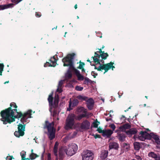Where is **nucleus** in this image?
<instances>
[{
	"mask_svg": "<svg viewBox=\"0 0 160 160\" xmlns=\"http://www.w3.org/2000/svg\"><path fill=\"white\" fill-rule=\"evenodd\" d=\"M20 155L22 159V160H23L26 157V152L25 151H22L21 152Z\"/></svg>",
	"mask_w": 160,
	"mask_h": 160,
	"instance_id": "nucleus-38",
	"label": "nucleus"
},
{
	"mask_svg": "<svg viewBox=\"0 0 160 160\" xmlns=\"http://www.w3.org/2000/svg\"><path fill=\"white\" fill-rule=\"evenodd\" d=\"M63 62L64 66L69 67V69L65 74V78L66 79H69L72 77V73L70 70H73L74 71L75 69L73 66V62L72 61H64Z\"/></svg>",
	"mask_w": 160,
	"mask_h": 160,
	"instance_id": "nucleus-5",
	"label": "nucleus"
},
{
	"mask_svg": "<svg viewBox=\"0 0 160 160\" xmlns=\"http://www.w3.org/2000/svg\"><path fill=\"white\" fill-rule=\"evenodd\" d=\"M78 133L77 131H75L73 132L72 133H70L67 136L68 139H71L74 138L77 135Z\"/></svg>",
	"mask_w": 160,
	"mask_h": 160,
	"instance_id": "nucleus-32",
	"label": "nucleus"
},
{
	"mask_svg": "<svg viewBox=\"0 0 160 160\" xmlns=\"http://www.w3.org/2000/svg\"><path fill=\"white\" fill-rule=\"evenodd\" d=\"M108 151L106 150H103L102 151L100 156V158L103 159H104L108 156Z\"/></svg>",
	"mask_w": 160,
	"mask_h": 160,
	"instance_id": "nucleus-27",
	"label": "nucleus"
},
{
	"mask_svg": "<svg viewBox=\"0 0 160 160\" xmlns=\"http://www.w3.org/2000/svg\"><path fill=\"white\" fill-rule=\"evenodd\" d=\"M59 145V143L58 142H56L55 144L54 147L53 152L54 155L57 157L58 152V146Z\"/></svg>",
	"mask_w": 160,
	"mask_h": 160,
	"instance_id": "nucleus-25",
	"label": "nucleus"
},
{
	"mask_svg": "<svg viewBox=\"0 0 160 160\" xmlns=\"http://www.w3.org/2000/svg\"><path fill=\"white\" fill-rule=\"evenodd\" d=\"M138 138L141 141H144L146 139H150V136L146 132H141L138 136Z\"/></svg>",
	"mask_w": 160,
	"mask_h": 160,
	"instance_id": "nucleus-12",
	"label": "nucleus"
},
{
	"mask_svg": "<svg viewBox=\"0 0 160 160\" xmlns=\"http://www.w3.org/2000/svg\"><path fill=\"white\" fill-rule=\"evenodd\" d=\"M84 108L83 107H81L79 108H78L77 110V112H81L82 111H83L84 110Z\"/></svg>",
	"mask_w": 160,
	"mask_h": 160,
	"instance_id": "nucleus-47",
	"label": "nucleus"
},
{
	"mask_svg": "<svg viewBox=\"0 0 160 160\" xmlns=\"http://www.w3.org/2000/svg\"><path fill=\"white\" fill-rule=\"evenodd\" d=\"M137 132V129L132 128L126 131V134L129 136L131 137L132 135L136 134Z\"/></svg>",
	"mask_w": 160,
	"mask_h": 160,
	"instance_id": "nucleus-19",
	"label": "nucleus"
},
{
	"mask_svg": "<svg viewBox=\"0 0 160 160\" xmlns=\"http://www.w3.org/2000/svg\"><path fill=\"white\" fill-rule=\"evenodd\" d=\"M97 131H98L99 133H102V135L103 133L104 130H102L100 128H98L97 129Z\"/></svg>",
	"mask_w": 160,
	"mask_h": 160,
	"instance_id": "nucleus-46",
	"label": "nucleus"
},
{
	"mask_svg": "<svg viewBox=\"0 0 160 160\" xmlns=\"http://www.w3.org/2000/svg\"><path fill=\"white\" fill-rule=\"evenodd\" d=\"M123 118V120L124 121L126 119V118L124 116H122V118H121V119H122Z\"/></svg>",
	"mask_w": 160,
	"mask_h": 160,
	"instance_id": "nucleus-57",
	"label": "nucleus"
},
{
	"mask_svg": "<svg viewBox=\"0 0 160 160\" xmlns=\"http://www.w3.org/2000/svg\"><path fill=\"white\" fill-rule=\"evenodd\" d=\"M77 98L81 100L86 101L87 100V98L85 96H83L81 95H79L77 97Z\"/></svg>",
	"mask_w": 160,
	"mask_h": 160,
	"instance_id": "nucleus-35",
	"label": "nucleus"
},
{
	"mask_svg": "<svg viewBox=\"0 0 160 160\" xmlns=\"http://www.w3.org/2000/svg\"><path fill=\"white\" fill-rule=\"evenodd\" d=\"M106 120L107 121H109L111 120V118H106Z\"/></svg>",
	"mask_w": 160,
	"mask_h": 160,
	"instance_id": "nucleus-58",
	"label": "nucleus"
},
{
	"mask_svg": "<svg viewBox=\"0 0 160 160\" xmlns=\"http://www.w3.org/2000/svg\"><path fill=\"white\" fill-rule=\"evenodd\" d=\"M86 101L87 102V106L89 110H91L92 108L94 103L93 99L91 98L89 99L87 98V100Z\"/></svg>",
	"mask_w": 160,
	"mask_h": 160,
	"instance_id": "nucleus-15",
	"label": "nucleus"
},
{
	"mask_svg": "<svg viewBox=\"0 0 160 160\" xmlns=\"http://www.w3.org/2000/svg\"><path fill=\"white\" fill-rule=\"evenodd\" d=\"M64 82V80H61L59 81L58 83V87L57 90V92H58L59 93H61L62 92V86Z\"/></svg>",
	"mask_w": 160,
	"mask_h": 160,
	"instance_id": "nucleus-28",
	"label": "nucleus"
},
{
	"mask_svg": "<svg viewBox=\"0 0 160 160\" xmlns=\"http://www.w3.org/2000/svg\"><path fill=\"white\" fill-rule=\"evenodd\" d=\"M4 67V65L2 64H0V75H2V71H3V68Z\"/></svg>",
	"mask_w": 160,
	"mask_h": 160,
	"instance_id": "nucleus-41",
	"label": "nucleus"
},
{
	"mask_svg": "<svg viewBox=\"0 0 160 160\" xmlns=\"http://www.w3.org/2000/svg\"><path fill=\"white\" fill-rule=\"evenodd\" d=\"M131 127V126L129 124L126 123L120 127L119 128L122 132H126V130L130 128Z\"/></svg>",
	"mask_w": 160,
	"mask_h": 160,
	"instance_id": "nucleus-21",
	"label": "nucleus"
},
{
	"mask_svg": "<svg viewBox=\"0 0 160 160\" xmlns=\"http://www.w3.org/2000/svg\"><path fill=\"white\" fill-rule=\"evenodd\" d=\"M100 123L99 122L97 121H94L91 125L92 127H93L95 128H97L98 127V125Z\"/></svg>",
	"mask_w": 160,
	"mask_h": 160,
	"instance_id": "nucleus-34",
	"label": "nucleus"
},
{
	"mask_svg": "<svg viewBox=\"0 0 160 160\" xmlns=\"http://www.w3.org/2000/svg\"><path fill=\"white\" fill-rule=\"evenodd\" d=\"M57 114L56 112L54 110L53 112V117L55 116Z\"/></svg>",
	"mask_w": 160,
	"mask_h": 160,
	"instance_id": "nucleus-56",
	"label": "nucleus"
},
{
	"mask_svg": "<svg viewBox=\"0 0 160 160\" xmlns=\"http://www.w3.org/2000/svg\"><path fill=\"white\" fill-rule=\"evenodd\" d=\"M1 114L2 117L1 120L4 124L11 123L15 121V118H20L22 116V114L18 112L16 109L12 110L11 108L2 111Z\"/></svg>",
	"mask_w": 160,
	"mask_h": 160,
	"instance_id": "nucleus-1",
	"label": "nucleus"
},
{
	"mask_svg": "<svg viewBox=\"0 0 160 160\" xmlns=\"http://www.w3.org/2000/svg\"><path fill=\"white\" fill-rule=\"evenodd\" d=\"M154 159L155 160H160V155H157Z\"/></svg>",
	"mask_w": 160,
	"mask_h": 160,
	"instance_id": "nucleus-51",
	"label": "nucleus"
},
{
	"mask_svg": "<svg viewBox=\"0 0 160 160\" xmlns=\"http://www.w3.org/2000/svg\"><path fill=\"white\" fill-rule=\"evenodd\" d=\"M47 158L48 160H51V154L50 153H48L47 155Z\"/></svg>",
	"mask_w": 160,
	"mask_h": 160,
	"instance_id": "nucleus-50",
	"label": "nucleus"
},
{
	"mask_svg": "<svg viewBox=\"0 0 160 160\" xmlns=\"http://www.w3.org/2000/svg\"><path fill=\"white\" fill-rule=\"evenodd\" d=\"M76 55V54L74 53L68 54L62 60H73L75 58Z\"/></svg>",
	"mask_w": 160,
	"mask_h": 160,
	"instance_id": "nucleus-18",
	"label": "nucleus"
},
{
	"mask_svg": "<svg viewBox=\"0 0 160 160\" xmlns=\"http://www.w3.org/2000/svg\"><path fill=\"white\" fill-rule=\"evenodd\" d=\"M10 106L11 107L13 108H17V106L15 104V103L14 102H12L10 104Z\"/></svg>",
	"mask_w": 160,
	"mask_h": 160,
	"instance_id": "nucleus-45",
	"label": "nucleus"
},
{
	"mask_svg": "<svg viewBox=\"0 0 160 160\" xmlns=\"http://www.w3.org/2000/svg\"><path fill=\"white\" fill-rule=\"evenodd\" d=\"M99 61H93L96 64L99 63V66L98 67V70L103 69L105 70V72L104 73L107 72L108 70L112 68V70H113V68H114V66H113V63H108L106 64L102 65L100 64V62H99Z\"/></svg>",
	"mask_w": 160,
	"mask_h": 160,
	"instance_id": "nucleus-7",
	"label": "nucleus"
},
{
	"mask_svg": "<svg viewBox=\"0 0 160 160\" xmlns=\"http://www.w3.org/2000/svg\"><path fill=\"white\" fill-rule=\"evenodd\" d=\"M95 138H99V135H96L95 136Z\"/></svg>",
	"mask_w": 160,
	"mask_h": 160,
	"instance_id": "nucleus-59",
	"label": "nucleus"
},
{
	"mask_svg": "<svg viewBox=\"0 0 160 160\" xmlns=\"http://www.w3.org/2000/svg\"><path fill=\"white\" fill-rule=\"evenodd\" d=\"M66 149L64 147L60 148L59 150V155L60 159H62L65 156Z\"/></svg>",
	"mask_w": 160,
	"mask_h": 160,
	"instance_id": "nucleus-14",
	"label": "nucleus"
},
{
	"mask_svg": "<svg viewBox=\"0 0 160 160\" xmlns=\"http://www.w3.org/2000/svg\"><path fill=\"white\" fill-rule=\"evenodd\" d=\"M78 91H81L83 89V87L80 86H77L75 88Z\"/></svg>",
	"mask_w": 160,
	"mask_h": 160,
	"instance_id": "nucleus-39",
	"label": "nucleus"
},
{
	"mask_svg": "<svg viewBox=\"0 0 160 160\" xmlns=\"http://www.w3.org/2000/svg\"><path fill=\"white\" fill-rule=\"evenodd\" d=\"M39 157V156L37 155L35 153H31L29 155V158H25V159H23L22 160H33L37 158H38Z\"/></svg>",
	"mask_w": 160,
	"mask_h": 160,
	"instance_id": "nucleus-26",
	"label": "nucleus"
},
{
	"mask_svg": "<svg viewBox=\"0 0 160 160\" xmlns=\"http://www.w3.org/2000/svg\"><path fill=\"white\" fill-rule=\"evenodd\" d=\"M79 63V65L78 67V68L81 69L84 67L85 64L84 63L81 62H80Z\"/></svg>",
	"mask_w": 160,
	"mask_h": 160,
	"instance_id": "nucleus-42",
	"label": "nucleus"
},
{
	"mask_svg": "<svg viewBox=\"0 0 160 160\" xmlns=\"http://www.w3.org/2000/svg\"><path fill=\"white\" fill-rule=\"evenodd\" d=\"M149 135L150 136V139L152 138L154 139L155 142L158 144L160 145V140L158 136L154 134L153 133H151L149 134Z\"/></svg>",
	"mask_w": 160,
	"mask_h": 160,
	"instance_id": "nucleus-17",
	"label": "nucleus"
},
{
	"mask_svg": "<svg viewBox=\"0 0 160 160\" xmlns=\"http://www.w3.org/2000/svg\"><path fill=\"white\" fill-rule=\"evenodd\" d=\"M64 147L66 149V153L68 156H71L74 154L78 149L77 145L75 143H72L67 147Z\"/></svg>",
	"mask_w": 160,
	"mask_h": 160,
	"instance_id": "nucleus-3",
	"label": "nucleus"
},
{
	"mask_svg": "<svg viewBox=\"0 0 160 160\" xmlns=\"http://www.w3.org/2000/svg\"><path fill=\"white\" fill-rule=\"evenodd\" d=\"M117 137L119 141L123 142L125 140L126 136L123 133L119 134L118 133Z\"/></svg>",
	"mask_w": 160,
	"mask_h": 160,
	"instance_id": "nucleus-29",
	"label": "nucleus"
},
{
	"mask_svg": "<svg viewBox=\"0 0 160 160\" xmlns=\"http://www.w3.org/2000/svg\"><path fill=\"white\" fill-rule=\"evenodd\" d=\"M99 51H97L95 53V55H96L94 57H93V60H99L98 58L97 57H98L99 58L100 57V56H101V57L102 59H106L107 57L108 56V55L107 53H102V52L101 49H99Z\"/></svg>",
	"mask_w": 160,
	"mask_h": 160,
	"instance_id": "nucleus-10",
	"label": "nucleus"
},
{
	"mask_svg": "<svg viewBox=\"0 0 160 160\" xmlns=\"http://www.w3.org/2000/svg\"><path fill=\"white\" fill-rule=\"evenodd\" d=\"M57 57V56L56 55L52 57H51L50 60H57L56 58Z\"/></svg>",
	"mask_w": 160,
	"mask_h": 160,
	"instance_id": "nucleus-48",
	"label": "nucleus"
},
{
	"mask_svg": "<svg viewBox=\"0 0 160 160\" xmlns=\"http://www.w3.org/2000/svg\"><path fill=\"white\" fill-rule=\"evenodd\" d=\"M82 157V160H92L94 158V154L92 151L86 150L83 152Z\"/></svg>",
	"mask_w": 160,
	"mask_h": 160,
	"instance_id": "nucleus-8",
	"label": "nucleus"
},
{
	"mask_svg": "<svg viewBox=\"0 0 160 160\" xmlns=\"http://www.w3.org/2000/svg\"><path fill=\"white\" fill-rule=\"evenodd\" d=\"M78 103V101L77 99H74L72 102V106H75L77 105Z\"/></svg>",
	"mask_w": 160,
	"mask_h": 160,
	"instance_id": "nucleus-40",
	"label": "nucleus"
},
{
	"mask_svg": "<svg viewBox=\"0 0 160 160\" xmlns=\"http://www.w3.org/2000/svg\"><path fill=\"white\" fill-rule=\"evenodd\" d=\"M52 93L50 94L48 98V101L49 103L50 107L49 111L51 113H52V108H56L57 107L58 104V99L56 98L55 100L54 103L53 102V98L52 97Z\"/></svg>",
	"mask_w": 160,
	"mask_h": 160,
	"instance_id": "nucleus-6",
	"label": "nucleus"
},
{
	"mask_svg": "<svg viewBox=\"0 0 160 160\" xmlns=\"http://www.w3.org/2000/svg\"><path fill=\"white\" fill-rule=\"evenodd\" d=\"M56 61H49V62H47L44 65V67H55L56 64Z\"/></svg>",
	"mask_w": 160,
	"mask_h": 160,
	"instance_id": "nucleus-23",
	"label": "nucleus"
},
{
	"mask_svg": "<svg viewBox=\"0 0 160 160\" xmlns=\"http://www.w3.org/2000/svg\"><path fill=\"white\" fill-rule=\"evenodd\" d=\"M74 8H75V9H76L77 8V5L76 4V5H75V7H74Z\"/></svg>",
	"mask_w": 160,
	"mask_h": 160,
	"instance_id": "nucleus-61",
	"label": "nucleus"
},
{
	"mask_svg": "<svg viewBox=\"0 0 160 160\" xmlns=\"http://www.w3.org/2000/svg\"><path fill=\"white\" fill-rule=\"evenodd\" d=\"M77 125L80 126V128L81 129L87 130L89 128L90 123L87 120L84 121L81 124L80 123H78Z\"/></svg>",
	"mask_w": 160,
	"mask_h": 160,
	"instance_id": "nucleus-11",
	"label": "nucleus"
},
{
	"mask_svg": "<svg viewBox=\"0 0 160 160\" xmlns=\"http://www.w3.org/2000/svg\"><path fill=\"white\" fill-rule=\"evenodd\" d=\"M87 115V113H83L79 115L76 117L75 116V119L80 120L82 118L86 117V116Z\"/></svg>",
	"mask_w": 160,
	"mask_h": 160,
	"instance_id": "nucleus-31",
	"label": "nucleus"
},
{
	"mask_svg": "<svg viewBox=\"0 0 160 160\" xmlns=\"http://www.w3.org/2000/svg\"><path fill=\"white\" fill-rule=\"evenodd\" d=\"M122 151H123V152L124 151L125 152H128L130 149V145L128 143H123L121 145Z\"/></svg>",
	"mask_w": 160,
	"mask_h": 160,
	"instance_id": "nucleus-16",
	"label": "nucleus"
},
{
	"mask_svg": "<svg viewBox=\"0 0 160 160\" xmlns=\"http://www.w3.org/2000/svg\"><path fill=\"white\" fill-rule=\"evenodd\" d=\"M109 127L112 129L113 131L115 130L116 128V126L113 124H112L109 125Z\"/></svg>",
	"mask_w": 160,
	"mask_h": 160,
	"instance_id": "nucleus-44",
	"label": "nucleus"
},
{
	"mask_svg": "<svg viewBox=\"0 0 160 160\" xmlns=\"http://www.w3.org/2000/svg\"><path fill=\"white\" fill-rule=\"evenodd\" d=\"M36 16L38 17H39L41 16V14L40 12H37L36 13Z\"/></svg>",
	"mask_w": 160,
	"mask_h": 160,
	"instance_id": "nucleus-52",
	"label": "nucleus"
},
{
	"mask_svg": "<svg viewBox=\"0 0 160 160\" xmlns=\"http://www.w3.org/2000/svg\"><path fill=\"white\" fill-rule=\"evenodd\" d=\"M134 149L137 150H138L140 148V144L138 142H135L134 143Z\"/></svg>",
	"mask_w": 160,
	"mask_h": 160,
	"instance_id": "nucleus-33",
	"label": "nucleus"
},
{
	"mask_svg": "<svg viewBox=\"0 0 160 160\" xmlns=\"http://www.w3.org/2000/svg\"><path fill=\"white\" fill-rule=\"evenodd\" d=\"M12 157L11 156H7L6 158V160H12Z\"/></svg>",
	"mask_w": 160,
	"mask_h": 160,
	"instance_id": "nucleus-53",
	"label": "nucleus"
},
{
	"mask_svg": "<svg viewBox=\"0 0 160 160\" xmlns=\"http://www.w3.org/2000/svg\"><path fill=\"white\" fill-rule=\"evenodd\" d=\"M157 155V154H155L154 153L152 152L149 153L148 155L149 157H152L154 158V159L156 157Z\"/></svg>",
	"mask_w": 160,
	"mask_h": 160,
	"instance_id": "nucleus-36",
	"label": "nucleus"
},
{
	"mask_svg": "<svg viewBox=\"0 0 160 160\" xmlns=\"http://www.w3.org/2000/svg\"><path fill=\"white\" fill-rule=\"evenodd\" d=\"M74 72L79 80L82 81L84 80V77L80 73L79 71L76 69H74Z\"/></svg>",
	"mask_w": 160,
	"mask_h": 160,
	"instance_id": "nucleus-22",
	"label": "nucleus"
},
{
	"mask_svg": "<svg viewBox=\"0 0 160 160\" xmlns=\"http://www.w3.org/2000/svg\"><path fill=\"white\" fill-rule=\"evenodd\" d=\"M109 147L110 149H117L118 148V145L117 143L113 142L110 143Z\"/></svg>",
	"mask_w": 160,
	"mask_h": 160,
	"instance_id": "nucleus-30",
	"label": "nucleus"
},
{
	"mask_svg": "<svg viewBox=\"0 0 160 160\" xmlns=\"http://www.w3.org/2000/svg\"><path fill=\"white\" fill-rule=\"evenodd\" d=\"M34 153L33 152V150L32 149L31 150V153Z\"/></svg>",
	"mask_w": 160,
	"mask_h": 160,
	"instance_id": "nucleus-60",
	"label": "nucleus"
},
{
	"mask_svg": "<svg viewBox=\"0 0 160 160\" xmlns=\"http://www.w3.org/2000/svg\"><path fill=\"white\" fill-rule=\"evenodd\" d=\"M113 132L110 129L104 130L102 136L105 137L107 138L109 137L113 133Z\"/></svg>",
	"mask_w": 160,
	"mask_h": 160,
	"instance_id": "nucleus-20",
	"label": "nucleus"
},
{
	"mask_svg": "<svg viewBox=\"0 0 160 160\" xmlns=\"http://www.w3.org/2000/svg\"><path fill=\"white\" fill-rule=\"evenodd\" d=\"M83 112H84V113H87V115H88L86 116H91L92 115V114L91 113H88L87 112L85 111V110H84Z\"/></svg>",
	"mask_w": 160,
	"mask_h": 160,
	"instance_id": "nucleus-49",
	"label": "nucleus"
},
{
	"mask_svg": "<svg viewBox=\"0 0 160 160\" xmlns=\"http://www.w3.org/2000/svg\"><path fill=\"white\" fill-rule=\"evenodd\" d=\"M75 115L73 114H69L66 120L65 128L68 130L72 128L75 123Z\"/></svg>",
	"mask_w": 160,
	"mask_h": 160,
	"instance_id": "nucleus-4",
	"label": "nucleus"
},
{
	"mask_svg": "<svg viewBox=\"0 0 160 160\" xmlns=\"http://www.w3.org/2000/svg\"><path fill=\"white\" fill-rule=\"evenodd\" d=\"M105 160H111L110 159H109L107 158Z\"/></svg>",
	"mask_w": 160,
	"mask_h": 160,
	"instance_id": "nucleus-64",
	"label": "nucleus"
},
{
	"mask_svg": "<svg viewBox=\"0 0 160 160\" xmlns=\"http://www.w3.org/2000/svg\"><path fill=\"white\" fill-rule=\"evenodd\" d=\"M18 129V131H16L14 132V135L17 137H19L20 136H23L24 134L25 126L22 125V124L19 123Z\"/></svg>",
	"mask_w": 160,
	"mask_h": 160,
	"instance_id": "nucleus-9",
	"label": "nucleus"
},
{
	"mask_svg": "<svg viewBox=\"0 0 160 160\" xmlns=\"http://www.w3.org/2000/svg\"><path fill=\"white\" fill-rule=\"evenodd\" d=\"M8 82H9V81H7V82H5L4 83V84H6V83H8Z\"/></svg>",
	"mask_w": 160,
	"mask_h": 160,
	"instance_id": "nucleus-62",
	"label": "nucleus"
},
{
	"mask_svg": "<svg viewBox=\"0 0 160 160\" xmlns=\"http://www.w3.org/2000/svg\"><path fill=\"white\" fill-rule=\"evenodd\" d=\"M71 105V101H70L69 103V108L68 109V110L69 111V110H70L72 109V108H70Z\"/></svg>",
	"mask_w": 160,
	"mask_h": 160,
	"instance_id": "nucleus-54",
	"label": "nucleus"
},
{
	"mask_svg": "<svg viewBox=\"0 0 160 160\" xmlns=\"http://www.w3.org/2000/svg\"><path fill=\"white\" fill-rule=\"evenodd\" d=\"M22 0H11L12 2L14 3L15 4H17L21 2Z\"/></svg>",
	"mask_w": 160,
	"mask_h": 160,
	"instance_id": "nucleus-43",
	"label": "nucleus"
},
{
	"mask_svg": "<svg viewBox=\"0 0 160 160\" xmlns=\"http://www.w3.org/2000/svg\"><path fill=\"white\" fill-rule=\"evenodd\" d=\"M32 111L31 110H28L27 112L25 113L23 115L20 121L22 123L24 124L25 122H27V120L31 117V112Z\"/></svg>",
	"mask_w": 160,
	"mask_h": 160,
	"instance_id": "nucleus-13",
	"label": "nucleus"
},
{
	"mask_svg": "<svg viewBox=\"0 0 160 160\" xmlns=\"http://www.w3.org/2000/svg\"><path fill=\"white\" fill-rule=\"evenodd\" d=\"M136 158L138 160H142V158H141V157L139 156H136Z\"/></svg>",
	"mask_w": 160,
	"mask_h": 160,
	"instance_id": "nucleus-55",
	"label": "nucleus"
},
{
	"mask_svg": "<svg viewBox=\"0 0 160 160\" xmlns=\"http://www.w3.org/2000/svg\"><path fill=\"white\" fill-rule=\"evenodd\" d=\"M45 127L44 128H46L48 131V135L49 139L52 140L55 138V129L54 128L53 123H49L48 121H46L45 122Z\"/></svg>",
	"mask_w": 160,
	"mask_h": 160,
	"instance_id": "nucleus-2",
	"label": "nucleus"
},
{
	"mask_svg": "<svg viewBox=\"0 0 160 160\" xmlns=\"http://www.w3.org/2000/svg\"><path fill=\"white\" fill-rule=\"evenodd\" d=\"M14 5L13 3L1 5H0V10H3L5 9L12 8L13 7Z\"/></svg>",
	"mask_w": 160,
	"mask_h": 160,
	"instance_id": "nucleus-24",
	"label": "nucleus"
},
{
	"mask_svg": "<svg viewBox=\"0 0 160 160\" xmlns=\"http://www.w3.org/2000/svg\"><path fill=\"white\" fill-rule=\"evenodd\" d=\"M82 72H85L84 69L83 68H82Z\"/></svg>",
	"mask_w": 160,
	"mask_h": 160,
	"instance_id": "nucleus-63",
	"label": "nucleus"
},
{
	"mask_svg": "<svg viewBox=\"0 0 160 160\" xmlns=\"http://www.w3.org/2000/svg\"><path fill=\"white\" fill-rule=\"evenodd\" d=\"M91 80L87 78H85L84 79V83L85 84H88L89 83H90Z\"/></svg>",
	"mask_w": 160,
	"mask_h": 160,
	"instance_id": "nucleus-37",
	"label": "nucleus"
}]
</instances>
